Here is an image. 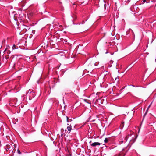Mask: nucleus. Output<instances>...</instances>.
Listing matches in <instances>:
<instances>
[{
    "mask_svg": "<svg viewBox=\"0 0 156 156\" xmlns=\"http://www.w3.org/2000/svg\"><path fill=\"white\" fill-rule=\"evenodd\" d=\"M95 64L94 62H88L87 63L86 69V70L89 72H91V71L94 68V65Z\"/></svg>",
    "mask_w": 156,
    "mask_h": 156,
    "instance_id": "obj_1",
    "label": "nucleus"
},
{
    "mask_svg": "<svg viewBox=\"0 0 156 156\" xmlns=\"http://www.w3.org/2000/svg\"><path fill=\"white\" fill-rule=\"evenodd\" d=\"M134 137H135V135H134L133 134H130V135H128V136H126L125 137V139L126 140V141L128 139L131 142H132L133 140V138H134ZM135 139H134V140H133V143L134 142L135 140Z\"/></svg>",
    "mask_w": 156,
    "mask_h": 156,
    "instance_id": "obj_2",
    "label": "nucleus"
},
{
    "mask_svg": "<svg viewBox=\"0 0 156 156\" xmlns=\"http://www.w3.org/2000/svg\"><path fill=\"white\" fill-rule=\"evenodd\" d=\"M131 122L130 121H126L125 122H122L120 125V127H129L131 126Z\"/></svg>",
    "mask_w": 156,
    "mask_h": 156,
    "instance_id": "obj_3",
    "label": "nucleus"
},
{
    "mask_svg": "<svg viewBox=\"0 0 156 156\" xmlns=\"http://www.w3.org/2000/svg\"><path fill=\"white\" fill-rule=\"evenodd\" d=\"M66 118L67 122L68 123L67 124L68 126L67 127H72V124L73 123V122L72 121L71 119H69L68 117L66 116ZM72 126H74V125H72Z\"/></svg>",
    "mask_w": 156,
    "mask_h": 156,
    "instance_id": "obj_4",
    "label": "nucleus"
},
{
    "mask_svg": "<svg viewBox=\"0 0 156 156\" xmlns=\"http://www.w3.org/2000/svg\"><path fill=\"white\" fill-rule=\"evenodd\" d=\"M134 111H133V110H130L127 112V114L128 115H130L131 116H132L134 114Z\"/></svg>",
    "mask_w": 156,
    "mask_h": 156,
    "instance_id": "obj_5",
    "label": "nucleus"
},
{
    "mask_svg": "<svg viewBox=\"0 0 156 156\" xmlns=\"http://www.w3.org/2000/svg\"><path fill=\"white\" fill-rule=\"evenodd\" d=\"M101 145V144L99 142H94L92 143L91 145L93 147H95L97 146H99Z\"/></svg>",
    "mask_w": 156,
    "mask_h": 156,
    "instance_id": "obj_6",
    "label": "nucleus"
},
{
    "mask_svg": "<svg viewBox=\"0 0 156 156\" xmlns=\"http://www.w3.org/2000/svg\"><path fill=\"white\" fill-rule=\"evenodd\" d=\"M23 29L22 31L20 32V34H22L26 33L27 31V28L24 29L23 28H22Z\"/></svg>",
    "mask_w": 156,
    "mask_h": 156,
    "instance_id": "obj_7",
    "label": "nucleus"
},
{
    "mask_svg": "<svg viewBox=\"0 0 156 156\" xmlns=\"http://www.w3.org/2000/svg\"><path fill=\"white\" fill-rule=\"evenodd\" d=\"M6 124H4L2 122L0 121V127H4L5 126Z\"/></svg>",
    "mask_w": 156,
    "mask_h": 156,
    "instance_id": "obj_8",
    "label": "nucleus"
},
{
    "mask_svg": "<svg viewBox=\"0 0 156 156\" xmlns=\"http://www.w3.org/2000/svg\"><path fill=\"white\" fill-rule=\"evenodd\" d=\"M102 100H101L100 99H98L96 100V101L98 103V104H102L103 103V102H102Z\"/></svg>",
    "mask_w": 156,
    "mask_h": 156,
    "instance_id": "obj_9",
    "label": "nucleus"
},
{
    "mask_svg": "<svg viewBox=\"0 0 156 156\" xmlns=\"http://www.w3.org/2000/svg\"><path fill=\"white\" fill-rule=\"evenodd\" d=\"M152 103V102H151V104H150V105L149 106L148 108H147L146 112H145L144 114V116L146 115V114H147V112H148V109H149V108H150V107L151 105V104Z\"/></svg>",
    "mask_w": 156,
    "mask_h": 156,
    "instance_id": "obj_10",
    "label": "nucleus"
},
{
    "mask_svg": "<svg viewBox=\"0 0 156 156\" xmlns=\"http://www.w3.org/2000/svg\"><path fill=\"white\" fill-rule=\"evenodd\" d=\"M22 28H23L24 29L27 28V30H28L30 29V28L28 27L25 25H23V26L22 27Z\"/></svg>",
    "mask_w": 156,
    "mask_h": 156,
    "instance_id": "obj_11",
    "label": "nucleus"
},
{
    "mask_svg": "<svg viewBox=\"0 0 156 156\" xmlns=\"http://www.w3.org/2000/svg\"><path fill=\"white\" fill-rule=\"evenodd\" d=\"M51 45H52V48H55V44H53V42H51L50 43Z\"/></svg>",
    "mask_w": 156,
    "mask_h": 156,
    "instance_id": "obj_12",
    "label": "nucleus"
},
{
    "mask_svg": "<svg viewBox=\"0 0 156 156\" xmlns=\"http://www.w3.org/2000/svg\"><path fill=\"white\" fill-rule=\"evenodd\" d=\"M67 129L69 132L72 129L71 127H67V128L66 129H65L66 131H67V130H66Z\"/></svg>",
    "mask_w": 156,
    "mask_h": 156,
    "instance_id": "obj_13",
    "label": "nucleus"
},
{
    "mask_svg": "<svg viewBox=\"0 0 156 156\" xmlns=\"http://www.w3.org/2000/svg\"><path fill=\"white\" fill-rule=\"evenodd\" d=\"M119 80V79H118V77L117 76V77H116L115 79V82L117 83Z\"/></svg>",
    "mask_w": 156,
    "mask_h": 156,
    "instance_id": "obj_14",
    "label": "nucleus"
},
{
    "mask_svg": "<svg viewBox=\"0 0 156 156\" xmlns=\"http://www.w3.org/2000/svg\"><path fill=\"white\" fill-rule=\"evenodd\" d=\"M61 105V106L62 108V107H63L64 108H65V105H64V101H63V103H62V105Z\"/></svg>",
    "mask_w": 156,
    "mask_h": 156,
    "instance_id": "obj_15",
    "label": "nucleus"
},
{
    "mask_svg": "<svg viewBox=\"0 0 156 156\" xmlns=\"http://www.w3.org/2000/svg\"><path fill=\"white\" fill-rule=\"evenodd\" d=\"M108 138H105V140H104V142L105 143H107L108 142Z\"/></svg>",
    "mask_w": 156,
    "mask_h": 156,
    "instance_id": "obj_16",
    "label": "nucleus"
},
{
    "mask_svg": "<svg viewBox=\"0 0 156 156\" xmlns=\"http://www.w3.org/2000/svg\"><path fill=\"white\" fill-rule=\"evenodd\" d=\"M6 147H7V148H6V150H7L10 148V146L9 145H6Z\"/></svg>",
    "mask_w": 156,
    "mask_h": 156,
    "instance_id": "obj_17",
    "label": "nucleus"
},
{
    "mask_svg": "<svg viewBox=\"0 0 156 156\" xmlns=\"http://www.w3.org/2000/svg\"><path fill=\"white\" fill-rule=\"evenodd\" d=\"M16 47V46L15 45H13L12 47L13 49H15V48Z\"/></svg>",
    "mask_w": 156,
    "mask_h": 156,
    "instance_id": "obj_18",
    "label": "nucleus"
},
{
    "mask_svg": "<svg viewBox=\"0 0 156 156\" xmlns=\"http://www.w3.org/2000/svg\"><path fill=\"white\" fill-rule=\"evenodd\" d=\"M9 57V56L8 55H7L5 56V58L6 59H8Z\"/></svg>",
    "mask_w": 156,
    "mask_h": 156,
    "instance_id": "obj_19",
    "label": "nucleus"
},
{
    "mask_svg": "<svg viewBox=\"0 0 156 156\" xmlns=\"http://www.w3.org/2000/svg\"><path fill=\"white\" fill-rule=\"evenodd\" d=\"M76 4H74L73 5V6L74 8H76Z\"/></svg>",
    "mask_w": 156,
    "mask_h": 156,
    "instance_id": "obj_20",
    "label": "nucleus"
},
{
    "mask_svg": "<svg viewBox=\"0 0 156 156\" xmlns=\"http://www.w3.org/2000/svg\"><path fill=\"white\" fill-rule=\"evenodd\" d=\"M10 51L9 50H8L7 52L8 54H9L10 53Z\"/></svg>",
    "mask_w": 156,
    "mask_h": 156,
    "instance_id": "obj_21",
    "label": "nucleus"
},
{
    "mask_svg": "<svg viewBox=\"0 0 156 156\" xmlns=\"http://www.w3.org/2000/svg\"><path fill=\"white\" fill-rule=\"evenodd\" d=\"M143 120L142 121V122L141 123H140V127H141V126H142V123H143Z\"/></svg>",
    "mask_w": 156,
    "mask_h": 156,
    "instance_id": "obj_22",
    "label": "nucleus"
},
{
    "mask_svg": "<svg viewBox=\"0 0 156 156\" xmlns=\"http://www.w3.org/2000/svg\"><path fill=\"white\" fill-rule=\"evenodd\" d=\"M110 63H112L113 62V61L112 60H111L110 62Z\"/></svg>",
    "mask_w": 156,
    "mask_h": 156,
    "instance_id": "obj_23",
    "label": "nucleus"
},
{
    "mask_svg": "<svg viewBox=\"0 0 156 156\" xmlns=\"http://www.w3.org/2000/svg\"><path fill=\"white\" fill-rule=\"evenodd\" d=\"M146 0H144L143 1V3H144V2H145L146 1Z\"/></svg>",
    "mask_w": 156,
    "mask_h": 156,
    "instance_id": "obj_24",
    "label": "nucleus"
},
{
    "mask_svg": "<svg viewBox=\"0 0 156 156\" xmlns=\"http://www.w3.org/2000/svg\"><path fill=\"white\" fill-rule=\"evenodd\" d=\"M91 118L90 117L89 118V120L90 121V119Z\"/></svg>",
    "mask_w": 156,
    "mask_h": 156,
    "instance_id": "obj_25",
    "label": "nucleus"
},
{
    "mask_svg": "<svg viewBox=\"0 0 156 156\" xmlns=\"http://www.w3.org/2000/svg\"><path fill=\"white\" fill-rule=\"evenodd\" d=\"M84 23V21H83L82 22V24H83V23Z\"/></svg>",
    "mask_w": 156,
    "mask_h": 156,
    "instance_id": "obj_26",
    "label": "nucleus"
},
{
    "mask_svg": "<svg viewBox=\"0 0 156 156\" xmlns=\"http://www.w3.org/2000/svg\"><path fill=\"white\" fill-rule=\"evenodd\" d=\"M148 126H152V125H149Z\"/></svg>",
    "mask_w": 156,
    "mask_h": 156,
    "instance_id": "obj_27",
    "label": "nucleus"
},
{
    "mask_svg": "<svg viewBox=\"0 0 156 156\" xmlns=\"http://www.w3.org/2000/svg\"><path fill=\"white\" fill-rule=\"evenodd\" d=\"M67 156H71V155L69 154V155H67Z\"/></svg>",
    "mask_w": 156,
    "mask_h": 156,
    "instance_id": "obj_28",
    "label": "nucleus"
},
{
    "mask_svg": "<svg viewBox=\"0 0 156 156\" xmlns=\"http://www.w3.org/2000/svg\"><path fill=\"white\" fill-rule=\"evenodd\" d=\"M147 54L148 55L149 54V53H147Z\"/></svg>",
    "mask_w": 156,
    "mask_h": 156,
    "instance_id": "obj_29",
    "label": "nucleus"
},
{
    "mask_svg": "<svg viewBox=\"0 0 156 156\" xmlns=\"http://www.w3.org/2000/svg\"><path fill=\"white\" fill-rule=\"evenodd\" d=\"M84 2H82V3H83Z\"/></svg>",
    "mask_w": 156,
    "mask_h": 156,
    "instance_id": "obj_30",
    "label": "nucleus"
},
{
    "mask_svg": "<svg viewBox=\"0 0 156 156\" xmlns=\"http://www.w3.org/2000/svg\"><path fill=\"white\" fill-rule=\"evenodd\" d=\"M84 101H86V100L85 99V100H84Z\"/></svg>",
    "mask_w": 156,
    "mask_h": 156,
    "instance_id": "obj_31",
    "label": "nucleus"
},
{
    "mask_svg": "<svg viewBox=\"0 0 156 156\" xmlns=\"http://www.w3.org/2000/svg\"><path fill=\"white\" fill-rule=\"evenodd\" d=\"M93 121V120H91V121Z\"/></svg>",
    "mask_w": 156,
    "mask_h": 156,
    "instance_id": "obj_32",
    "label": "nucleus"
},
{
    "mask_svg": "<svg viewBox=\"0 0 156 156\" xmlns=\"http://www.w3.org/2000/svg\"><path fill=\"white\" fill-rule=\"evenodd\" d=\"M140 130V129H139V131Z\"/></svg>",
    "mask_w": 156,
    "mask_h": 156,
    "instance_id": "obj_33",
    "label": "nucleus"
},
{
    "mask_svg": "<svg viewBox=\"0 0 156 156\" xmlns=\"http://www.w3.org/2000/svg\"><path fill=\"white\" fill-rule=\"evenodd\" d=\"M91 142V141H90V143Z\"/></svg>",
    "mask_w": 156,
    "mask_h": 156,
    "instance_id": "obj_34",
    "label": "nucleus"
},
{
    "mask_svg": "<svg viewBox=\"0 0 156 156\" xmlns=\"http://www.w3.org/2000/svg\"><path fill=\"white\" fill-rule=\"evenodd\" d=\"M44 126H45V124H44Z\"/></svg>",
    "mask_w": 156,
    "mask_h": 156,
    "instance_id": "obj_35",
    "label": "nucleus"
}]
</instances>
